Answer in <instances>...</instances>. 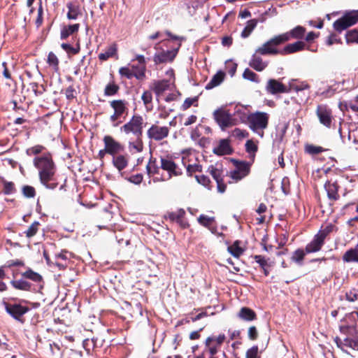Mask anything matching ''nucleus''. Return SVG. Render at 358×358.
<instances>
[{"mask_svg": "<svg viewBox=\"0 0 358 358\" xmlns=\"http://www.w3.org/2000/svg\"><path fill=\"white\" fill-rule=\"evenodd\" d=\"M113 165L118 169V171H121L127 166L128 160L126 157L120 155L116 157H113Z\"/></svg>", "mask_w": 358, "mask_h": 358, "instance_id": "30", "label": "nucleus"}, {"mask_svg": "<svg viewBox=\"0 0 358 358\" xmlns=\"http://www.w3.org/2000/svg\"><path fill=\"white\" fill-rule=\"evenodd\" d=\"M213 115L222 131H224L226 129L236 124L232 114L224 107L216 109L213 112Z\"/></svg>", "mask_w": 358, "mask_h": 358, "instance_id": "6", "label": "nucleus"}, {"mask_svg": "<svg viewBox=\"0 0 358 358\" xmlns=\"http://www.w3.org/2000/svg\"><path fill=\"white\" fill-rule=\"evenodd\" d=\"M169 81L167 80H162L154 81L152 89L155 92L157 97H159L164 92L169 89Z\"/></svg>", "mask_w": 358, "mask_h": 358, "instance_id": "23", "label": "nucleus"}, {"mask_svg": "<svg viewBox=\"0 0 358 358\" xmlns=\"http://www.w3.org/2000/svg\"><path fill=\"white\" fill-rule=\"evenodd\" d=\"M306 254V250L298 249L293 253L292 259L296 263L301 264Z\"/></svg>", "mask_w": 358, "mask_h": 358, "instance_id": "44", "label": "nucleus"}, {"mask_svg": "<svg viewBox=\"0 0 358 358\" xmlns=\"http://www.w3.org/2000/svg\"><path fill=\"white\" fill-rule=\"evenodd\" d=\"M208 173L212 176L214 180L217 182L221 179L222 177V169L221 166L216 164L215 166L211 165L208 169Z\"/></svg>", "mask_w": 358, "mask_h": 358, "instance_id": "32", "label": "nucleus"}, {"mask_svg": "<svg viewBox=\"0 0 358 358\" xmlns=\"http://www.w3.org/2000/svg\"><path fill=\"white\" fill-rule=\"evenodd\" d=\"M248 338L250 340H256L258 336V332L255 327L252 326L248 329Z\"/></svg>", "mask_w": 358, "mask_h": 358, "instance_id": "60", "label": "nucleus"}, {"mask_svg": "<svg viewBox=\"0 0 358 358\" xmlns=\"http://www.w3.org/2000/svg\"><path fill=\"white\" fill-rule=\"evenodd\" d=\"M258 348L257 346H253L250 348L246 352V358H258Z\"/></svg>", "mask_w": 358, "mask_h": 358, "instance_id": "59", "label": "nucleus"}, {"mask_svg": "<svg viewBox=\"0 0 358 358\" xmlns=\"http://www.w3.org/2000/svg\"><path fill=\"white\" fill-rule=\"evenodd\" d=\"M346 299L348 301L353 302L358 299V289H352L346 292Z\"/></svg>", "mask_w": 358, "mask_h": 358, "instance_id": "52", "label": "nucleus"}, {"mask_svg": "<svg viewBox=\"0 0 358 358\" xmlns=\"http://www.w3.org/2000/svg\"><path fill=\"white\" fill-rule=\"evenodd\" d=\"M226 338V336L224 334H220L217 336H211L206 338L205 344L212 356L218 352V350L225 341Z\"/></svg>", "mask_w": 358, "mask_h": 358, "instance_id": "8", "label": "nucleus"}, {"mask_svg": "<svg viewBox=\"0 0 358 358\" xmlns=\"http://www.w3.org/2000/svg\"><path fill=\"white\" fill-rule=\"evenodd\" d=\"M328 197L331 200H336L338 198V185L336 182L328 181L324 185Z\"/></svg>", "mask_w": 358, "mask_h": 358, "instance_id": "29", "label": "nucleus"}, {"mask_svg": "<svg viewBox=\"0 0 358 358\" xmlns=\"http://www.w3.org/2000/svg\"><path fill=\"white\" fill-rule=\"evenodd\" d=\"M243 78L250 80V81H252V82H255V83L259 82L258 76L249 69H246L244 71V72L243 73Z\"/></svg>", "mask_w": 358, "mask_h": 358, "instance_id": "43", "label": "nucleus"}, {"mask_svg": "<svg viewBox=\"0 0 358 358\" xmlns=\"http://www.w3.org/2000/svg\"><path fill=\"white\" fill-rule=\"evenodd\" d=\"M110 106L113 110V113L110 116L109 120L113 127H117L124 117V114L127 113V102L125 100L117 99L110 102Z\"/></svg>", "mask_w": 358, "mask_h": 358, "instance_id": "5", "label": "nucleus"}, {"mask_svg": "<svg viewBox=\"0 0 358 358\" xmlns=\"http://www.w3.org/2000/svg\"><path fill=\"white\" fill-rule=\"evenodd\" d=\"M39 222H33L27 229V230L24 232L27 237L31 238L34 236L38 230Z\"/></svg>", "mask_w": 358, "mask_h": 358, "instance_id": "45", "label": "nucleus"}, {"mask_svg": "<svg viewBox=\"0 0 358 358\" xmlns=\"http://www.w3.org/2000/svg\"><path fill=\"white\" fill-rule=\"evenodd\" d=\"M231 151L229 141L227 139L221 140L219 144L213 148V152L217 155H229Z\"/></svg>", "mask_w": 358, "mask_h": 358, "instance_id": "24", "label": "nucleus"}, {"mask_svg": "<svg viewBox=\"0 0 358 358\" xmlns=\"http://www.w3.org/2000/svg\"><path fill=\"white\" fill-rule=\"evenodd\" d=\"M176 54L177 50L163 51L155 55L154 62L156 64L172 62Z\"/></svg>", "mask_w": 358, "mask_h": 358, "instance_id": "20", "label": "nucleus"}, {"mask_svg": "<svg viewBox=\"0 0 358 358\" xmlns=\"http://www.w3.org/2000/svg\"><path fill=\"white\" fill-rule=\"evenodd\" d=\"M305 29L303 27L301 26H297L294 29H292L290 32H289V39L290 37L294 38H301L304 35Z\"/></svg>", "mask_w": 358, "mask_h": 358, "instance_id": "40", "label": "nucleus"}, {"mask_svg": "<svg viewBox=\"0 0 358 358\" xmlns=\"http://www.w3.org/2000/svg\"><path fill=\"white\" fill-rule=\"evenodd\" d=\"M136 59L138 61V64H131L130 66L132 72H134V77L138 80H143L145 76V59L143 55H137Z\"/></svg>", "mask_w": 358, "mask_h": 358, "instance_id": "16", "label": "nucleus"}, {"mask_svg": "<svg viewBox=\"0 0 358 358\" xmlns=\"http://www.w3.org/2000/svg\"><path fill=\"white\" fill-rule=\"evenodd\" d=\"M117 54V47L115 44L110 45L103 52L99 55V59L102 61H106L110 57L115 56Z\"/></svg>", "mask_w": 358, "mask_h": 358, "instance_id": "31", "label": "nucleus"}, {"mask_svg": "<svg viewBox=\"0 0 358 358\" xmlns=\"http://www.w3.org/2000/svg\"><path fill=\"white\" fill-rule=\"evenodd\" d=\"M45 150V147L41 145H36L26 150V154L28 156L36 155L41 153Z\"/></svg>", "mask_w": 358, "mask_h": 358, "instance_id": "41", "label": "nucleus"}, {"mask_svg": "<svg viewBox=\"0 0 358 358\" xmlns=\"http://www.w3.org/2000/svg\"><path fill=\"white\" fill-rule=\"evenodd\" d=\"M224 73L222 71H217V73L213 76L210 81L206 85V89L210 90L220 85L224 80Z\"/></svg>", "mask_w": 358, "mask_h": 358, "instance_id": "28", "label": "nucleus"}, {"mask_svg": "<svg viewBox=\"0 0 358 358\" xmlns=\"http://www.w3.org/2000/svg\"><path fill=\"white\" fill-rule=\"evenodd\" d=\"M22 275L24 278L29 279L36 282H40L42 280V276L31 269H28L27 271L24 272Z\"/></svg>", "mask_w": 358, "mask_h": 358, "instance_id": "34", "label": "nucleus"}, {"mask_svg": "<svg viewBox=\"0 0 358 358\" xmlns=\"http://www.w3.org/2000/svg\"><path fill=\"white\" fill-rule=\"evenodd\" d=\"M270 115L266 112L256 111L247 117L249 128L259 137L263 138L264 130L268 127Z\"/></svg>", "mask_w": 358, "mask_h": 358, "instance_id": "2", "label": "nucleus"}, {"mask_svg": "<svg viewBox=\"0 0 358 358\" xmlns=\"http://www.w3.org/2000/svg\"><path fill=\"white\" fill-rule=\"evenodd\" d=\"M345 38L347 43H358V29H354L348 31L345 34Z\"/></svg>", "mask_w": 358, "mask_h": 358, "instance_id": "37", "label": "nucleus"}, {"mask_svg": "<svg viewBox=\"0 0 358 358\" xmlns=\"http://www.w3.org/2000/svg\"><path fill=\"white\" fill-rule=\"evenodd\" d=\"M78 29L79 24L64 25L61 29L60 38L64 40L71 36L73 37L78 33Z\"/></svg>", "mask_w": 358, "mask_h": 358, "instance_id": "22", "label": "nucleus"}, {"mask_svg": "<svg viewBox=\"0 0 358 358\" xmlns=\"http://www.w3.org/2000/svg\"><path fill=\"white\" fill-rule=\"evenodd\" d=\"M215 221V218L213 217H208L205 215H201L198 217V222L200 224L208 227L212 223Z\"/></svg>", "mask_w": 358, "mask_h": 358, "instance_id": "42", "label": "nucleus"}, {"mask_svg": "<svg viewBox=\"0 0 358 358\" xmlns=\"http://www.w3.org/2000/svg\"><path fill=\"white\" fill-rule=\"evenodd\" d=\"M266 90L268 93L271 94L287 92L286 86L275 79H269L268 80Z\"/></svg>", "mask_w": 358, "mask_h": 358, "instance_id": "18", "label": "nucleus"}, {"mask_svg": "<svg viewBox=\"0 0 358 358\" xmlns=\"http://www.w3.org/2000/svg\"><path fill=\"white\" fill-rule=\"evenodd\" d=\"M324 243V236H322L321 234H317L314 236L313 241L306 246V252L308 254L320 250Z\"/></svg>", "mask_w": 358, "mask_h": 358, "instance_id": "19", "label": "nucleus"}, {"mask_svg": "<svg viewBox=\"0 0 358 358\" xmlns=\"http://www.w3.org/2000/svg\"><path fill=\"white\" fill-rule=\"evenodd\" d=\"M127 139L128 142V150L131 154L134 155L143 152L144 148L143 136L127 137Z\"/></svg>", "mask_w": 358, "mask_h": 358, "instance_id": "14", "label": "nucleus"}, {"mask_svg": "<svg viewBox=\"0 0 358 358\" xmlns=\"http://www.w3.org/2000/svg\"><path fill=\"white\" fill-rule=\"evenodd\" d=\"M255 25L256 24H248L241 32V36L243 38L248 37L254 30Z\"/></svg>", "mask_w": 358, "mask_h": 358, "instance_id": "55", "label": "nucleus"}, {"mask_svg": "<svg viewBox=\"0 0 358 358\" xmlns=\"http://www.w3.org/2000/svg\"><path fill=\"white\" fill-rule=\"evenodd\" d=\"M335 342L338 348L348 353L350 349L358 351V337L345 338L343 340L336 338Z\"/></svg>", "mask_w": 358, "mask_h": 358, "instance_id": "15", "label": "nucleus"}, {"mask_svg": "<svg viewBox=\"0 0 358 358\" xmlns=\"http://www.w3.org/2000/svg\"><path fill=\"white\" fill-rule=\"evenodd\" d=\"M141 99L143 102V103L147 106L148 104L151 103L152 100V94L150 91H145L142 96Z\"/></svg>", "mask_w": 358, "mask_h": 358, "instance_id": "54", "label": "nucleus"}, {"mask_svg": "<svg viewBox=\"0 0 358 358\" xmlns=\"http://www.w3.org/2000/svg\"><path fill=\"white\" fill-rule=\"evenodd\" d=\"M68 9L67 17L69 20H78L79 16L83 15L82 9L75 3H69Z\"/></svg>", "mask_w": 358, "mask_h": 358, "instance_id": "27", "label": "nucleus"}, {"mask_svg": "<svg viewBox=\"0 0 358 358\" xmlns=\"http://www.w3.org/2000/svg\"><path fill=\"white\" fill-rule=\"evenodd\" d=\"M185 215V211L182 209H179L175 212L168 213L167 217L171 221L180 222L182 218Z\"/></svg>", "mask_w": 358, "mask_h": 358, "instance_id": "35", "label": "nucleus"}, {"mask_svg": "<svg viewBox=\"0 0 358 358\" xmlns=\"http://www.w3.org/2000/svg\"><path fill=\"white\" fill-rule=\"evenodd\" d=\"M306 151L312 155H316L324 151V149L320 146L308 145L306 148Z\"/></svg>", "mask_w": 358, "mask_h": 358, "instance_id": "56", "label": "nucleus"}, {"mask_svg": "<svg viewBox=\"0 0 358 358\" xmlns=\"http://www.w3.org/2000/svg\"><path fill=\"white\" fill-rule=\"evenodd\" d=\"M259 55V54L256 53V52L252 55L249 62V65L257 71H262L268 66V62L263 61Z\"/></svg>", "mask_w": 358, "mask_h": 358, "instance_id": "21", "label": "nucleus"}, {"mask_svg": "<svg viewBox=\"0 0 358 358\" xmlns=\"http://www.w3.org/2000/svg\"><path fill=\"white\" fill-rule=\"evenodd\" d=\"M118 90L119 86L114 83H110L106 86L104 94L107 96H113L117 93Z\"/></svg>", "mask_w": 358, "mask_h": 358, "instance_id": "38", "label": "nucleus"}, {"mask_svg": "<svg viewBox=\"0 0 358 358\" xmlns=\"http://www.w3.org/2000/svg\"><path fill=\"white\" fill-rule=\"evenodd\" d=\"M196 101L195 99L187 98L185 100L184 103L182 105V109L185 110L191 107L193 103Z\"/></svg>", "mask_w": 358, "mask_h": 358, "instance_id": "64", "label": "nucleus"}, {"mask_svg": "<svg viewBox=\"0 0 358 358\" xmlns=\"http://www.w3.org/2000/svg\"><path fill=\"white\" fill-rule=\"evenodd\" d=\"M245 148L248 152L254 154L257 150V145L252 140H248L245 143Z\"/></svg>", "mask_w": 358, "mask_h": 358, "instance_id": "57", "label": "nucleus"}, {"mask_svg": "<svg viewBox=\"0 0 358 358\" xmlns=\"http://www.w3.org/2000/svg\"><path fill=\"white\" fill-rule=\"evenodd\" d=\"M103 143L108 153L110 155H114L122 149L121 144L110 136H105Z\"/></svg>", "mask_w": 358, "mask_h": 358, "instance_id": "17", "label": "nucleus"}, {"mask_svg": "<svg viewBox=\"0 0 358 358\" xmlns=\"http://www.w3.org/2000/svg\"><path fill=\"white\" fill-rule=\"evenodd\" d=\"M304 43L303 41H296L295 43H291L285 46L284 48V51L286 53H293L301 50H303L304 48Z\"/></svg>", "mask_w": 358, "mask_h": 358, "instance_id": "33", "label": "nucleus"}, {"mask_svg": "<svg viewBox=\"0 0 358 358\" xmlns=\"http://www.w3.org/2000/svg\"><path fill=\"white\" fill-rule=\"evenodd\" d=\"M34 166L38 171L39 179L42 185L47 189H54L58 183L55 178L56 167L50 153L34 157Z\"/></svg>", "mask_w": 358, "mask_h": 358, "instance_id": "1", "label": "nucleus"}, {"mask_svg": "<svg viewBox=\"0 0 358 358\" xmlns=\"http://www.w3.org/2000/svg\"><path fill=\"white\" fill-rule=\"evenodd\" d=\"M288 40L289 34H280L264 43L256 50V53L262 55H277L279 53V51L277 50L276 46Z\"/></svg>", "mask_w": 358, "mask_h": 358, "instance_id": "4", "label": "nucleus"}, {"mask_svg": "<svg viewBox=\"0 0 358 358\" xmlns=\"http://www.w3.org/2000/svg\"><path fill=\"white\" fill-rule=\"evenodd\" d=\"M292 90H294L296 92H302L305 90L309 89V85L306 83H292L290 85Z\"/></svg>", "mask_w": 358, "mask_h": 358, "instance_id": "49", "label": "nucleus"}, {"mask_svg": "<svg viewBox=\"0 0 358 358\" xmlns=\"http://www.w3.org/2000/svg\"><path fill=\"white\" fill-rule=\"evenodd\" d=\"M316 114L322 124L328 128L331 127L333 115L332 111L329 107L325 105H319L316 110Z\"/></svg>", "mask_w": 358, "mask_h": 358, "instance_id": "10", "label": "nucleus"}, {"mask_svg": "<svg viewBox=\"0 0 358 358\" xmlns=\"http://www.w3.org/2000/svg\"><path fill=\"white\" fill-rule=\"evenodd\" d=\"M11 283L15 288L18 289L29 290L31 287V284L24 280H14Z\"/></svg>", "mask_w": 358, "mask_h": 358, "instance_id": "39", "label": "nucleus"}, {"mask_svg": "<svg viewBox=\"0 0 358 358\" xmlns=\"http://www.w3.org/2000/svg\"><path fill=\"white\" fill-rule=\"evenodd\" d=\"M22 193L27 198H33L35 196L36 192L33 187L25 185L22 187Z\"/></svg>", "mask_w": 358, "mask_h": 358, "instance_id": "51", "label": "nucleus"}, {"mask_svg": "<svg viewBox=\"0 0 358 358\" xmlns=\"http://www.w3.org/2000/svg\"><path fill=\"white\" fill-rule=\"evenodd\" d=\"M161 168L169 173V178L172 176H178L182 174V170L169 157L161 158Z\"/></svg>", "mask_w": 358, "mask_h": 358, "instance_id": "12", "label": "nucleus"}, {"mask_svg": "<svg viewBox=\"0 0 358 358\" xmlns=\"http://www.w3.org/2000/svg\"><path fill=\"white\" fill-rule=\"evenodd\" d=\"M119 73L122 76H124L128 79H131L132 77H134V72H132L130 66L121 67L119 69Z\"/></svg>", "mask_w": 358, "mask_h": 358, "instance_id": "48", "label": "nucleus"}, {"mask_svg": "<svg viewBox=\"0 0 358 358\" xmlns=\"http://www.w3.org/2000/svg\"><path fill=\"white\" fill-rule=\"evenodd\" d=\"M236 169L230 173L231 178L238 182L247 176L250 170V164L245 162H236Z\"/></svg>", "mask_w": 358, "mask_h": 358, "instance_id": "11", "label": "nucleus"}, {"mask_svg": "<svg viewBox=\"0 0 358 358\" xmlns=\"http://www.w3.org/2000/svg\"><path fill=\"white\" fill-rule=\"evenodd\" d=\"M15 191L14 183L12 182H3V192L6 194H13Z\"/></svg>", "mask_w": 358, "mask_h": 358, "instance_id": "53", "label": "nucleus"}, {"mask_svg": "<svg viewBox=\"0 0 358 358\" xmlns=\"http://www.w3.org/2000/svg\"><path fill=\"white\" fill-rule=\"evenodd\" d=\"M6 310L13 318L23 323L22 317L29 310V308L20 304H6Z\"/></svg>", "mask_w": 358, "mask_h": 358, "instance_id": "13", "label": "nucleus"}, {"mask_svg": "<svg viewBox=\"0 0 358 358\" xmlns=\"http://www.w3.org/2000/svg\"><path fill=\"white\" fill-rule=\"evenodd\" d=\"M255 260L261 266L262 268H264V267L268 265L266 259H265V258L262 255H255Z\"/></svg>", "mask_w": 358, "mask_h": 358, "instance_id": "61", "label": "nucleus"}, {"mask_svg": "<svg viewBox=\"0 0 358 358\" xmlns=\"http://www.w3.org/2000/svg\"><path fill=\"white\" fill-rule=\"evenodd\" d=\"M169 134V129L167 127H159L152 124L147 131L148 138L159 141L166 138Z\"/></svg>", "mask_w": 358, "mask_h": 358, "instance_id": "9", "label": "nucleus"}, {"mask_svg": "<svg viewBox=\"0 0 358 358\" xmlns=\"http://www.w3.org/2000/svg\"><path fill=\"white\" fill-rule=\"evenodd\" d=\"M334 22H358V10H345V12L335 11L326 15V20L330 21L338 17Z\"/></svg>", "mask_w": 358, "mask_h": 358, "instance_id": "7", "label": "nucleus"}, {"mask_svg": "<svg viewBox=\"0 0 358 358\" xmlns=\"http://www.w3.org/2000/svg\"><path fill=\"white\" fill-rule=\"evenodd\" d=\"M333 225L332 224H329V225H327L325 228H324L323 229L320 230L317 234H321L322 236H324V239L325 240L327 236L331 232V231L333 230Z\"/></svg>", "mask_w": 358, "mask_h": 358, "instance_id": "62", "label": "nucleus"}, {"mask_svg": "<svg viewBox=\"0 0 358 358\" xmlns=\"http://www.w3.org/2000/svg\"><path fill=\"white\" fill-rule=\"evenodd\" d=\"M48 63L50 66H52L55 70L58 69L59 59L52 52L48 54Z\"/></svg>", "mask_w": 358, "mask_h": 358, "instance_id": "47", "label": "nucleus"}, {"mask_svg": "<svg viewBox=\"0 0 358 358\" xmlns=\"http://www.w3.org/2000/svg\"><path fill=\"white\" fill-rule=\"evenodd\" d=\"M238 241H236L228 247L229 252L235 257H240L243 252V250L238 245Z\"/></svg>", "mask_w": 358, "mask_h": 358, "instance_id": "36", "label": "nucleus"}, {"mask_svg": "<svg viewBox=\"0 0 358 358\" xmlns=\"http://www.w3.org/2000/svg\"><path fill=\"white\" fill-rule=\"evenodd\" d=\"M144 120L140 115H134L131 119L120 127V131L126 137L143 136Z\"/></svg>", "mask_w": 358, "mask_h": 358, "instance_id": "3", "label": "nucleus"}, {"mask_svg": "<svg viewBox=\"0 0 358 358\" xmlns=\"http://www.w3.org/2000/svg\"><path fill=\"white\" fill-rule=\"evenodd\" d=\"M195 178L199 184H201L202 185H203L205 187H208L209 183H210V180L207 176H206L204 175H202L200 176H195Z\"/></svg>", "mask_w": 358, "mask_h": 358, "instance_id": "58", "label": "nucleus"}, {"mask_svg": "<svg viewBox=\"0 0 358 358\" xmlns=\"http://www.w3.org/2000/svg\"><path fill=\"white\" fill-rule=\"evenodd\" d=\"M352 24H334V28L336 31L341 32Z\"/></svg>", "mask_w": 358, "mask_h": 358, "instance_id": "63", "label": "nucleus"}, {"mask_svg": "<svg viewBox=\"0 0 358 358\" xmlns=\"http://www.w3.org/2000/svg\"><path fill=\"white\" fill-rule=\"evenodd\" d=\"M238 317L245 321H252L256 319L257 315L254 310L248 308L243 307L238 313Z\"/></svg>", "mask_w": 358, "mask_h": 358, "instance_id": "26", "label": "nucleus"}, {"mask_svg": "<svg viewBox=\"0 0 358 358\" xmlns=\"http://www.w3.org/2000/svg\"><path fill=\"white\" fill-rule=\"evenodd\" d=\"M249 135L248 132L246 130L241 129L239 128L234 129L231 134V136L238 139H242L248 137Z\"/></svg>", "mask_w": 358, "mask_h": 358, "instance_id": "46", "label": "nucleus"}, {"mask_svg": "<svg viewBox=\"0 0 358 358\" xmlns=\"http://www.w3.org/2000/svg\"><path fill=\"white\" fill-rule=\"evenodd\" d=\"M201 169L202 167L200 164H189L187 166V173L188 176H191L195 172H201Z\"/></svg>", "mask_w": 358, "mask_h": 358, "instance_id": "50", "label": "nucleus"}, {"mask_svg": "<svg viewBox=\"0 0 358 358\" xmlns=\"http://www.w3.org/2000/svg\"><path fill=\"white\" fill-rule=\"evenodd\" d=\"M343 260L345 262H358V243L355 248L349 249L344 253Z\"/></svg>", "mask_w": 358, "mask_h": 358, "instance_id": "25", "label": "nucleus"}]
</instances>
